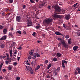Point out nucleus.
Returning a JSON list of instances; mask_svg holds the SVG:
<instances>
[{
  "label": "nucleus",
  "instance_id": "f257e3e1",
  "mask_svg": "<svg viewBox=\"0 0 80 80\" xmlns=\"http://www.w3.org/2000/svg\"><path fill=\"white\" fill-rule=\"evenodd\" d=\"M60 43L62 45L63 47L65 48H67L68 49V47H69V46L68 44H67L63 40H61L60 41Z\"/></svg>",
  "mask_w": 80,
  "mask_h": 80
},
{
  "label": "nucleus",
  "instance_id": "f03ea898",
  "mask_svg": "<svg viewBox=\"0 0 80 80\" xmlns=\"http://www.w3.org/2000/svg\"><path fill=\"white\" fill-rule=\"evenodd\" d=\"M52 22H53V19L52 18H47L45 19L44 21V22L48 25L50 24V23H52Z\"/></svg>",
  "mask_w": 80,
  "mask_h": 80
},
{
  "label": "nucleus",
  "instance_id": "7ed1b4c3",
  "mask_svg": "<svg viewBox=\"0 0 80 80\" xmlns=\"http://www.w3.org/2000/svg\"><path fill=\"white\" fill-rule=\"evenodd\" d=\"M54 9H55V10H56V11L57 12H61V9H60V7L58 5L54 6Z\"/></svg>",
  "mask_w": 80,
  "mask_h": 80
},
{
  "label": "nucleus",
  "instance_id": "20e7f679",
  "mask_svg": "<svg viewBox=\"0 0 80 80\" xmlns=\"http://www.w3.org/2000/svg\"><path fill=\"white\" fill-rule=\"evenodd\" d=\"M21 17L19 16H18L16 17V20L18 22H21Z\"/></svg>",
  "mask_w": 80,
  "mask_h": 80
},
{
  "label": "nucleus",
  "instance_id": "39448f33",
  "mask_svg": "<svg viewBox=\"0 0 80 80\" xmlns=\"http://www.w3.org/2000/svg\"><path fill=\"white\" fill-rule=\"evenodd\" d=\"M53 17L54 18H60L62 17V15L56 14H54Z\"/></svg>",
  "mask_w": 80,
  "mask_h": 80
},
{
  "label": "nucleus",
  "instance_id": "423d86ee",
  "mask_svg": "<svg viewBox=\"0 0 80 80\" xmlns=\"http://www.w3.org/2000/svg\"><path fill=\"white\" fill-rule=\"evenodd\" d=\"M28 22L27 23L28 25H27V27H31L32 26V22H30V20H28Z\"/></svg>",
  "mask_w": 80,
  "mask_h": 80
},
{
  "label": "nucleus",
  "instance_id": "0eeeda50",
  "mask_svg": "<svg viewBox=\"0 0 80 80\" xmlns=\"http://www.w3.org/2000/svg\"><path fill=\"white\" fill-rule=\"evenodd\" d=\"M26 68L28 70H29V71H32V68L28 66H26Z\"/></svg>",
  "mask_w": 80,
  "mask_h": 80
},
{
  "label": "nucleus",
  "instance_id": "6e6552de",
  "mask_svg": "<svg viewBox=\"0 0 80 80\" xmlns=\"http://www.w3.org/2000/svg\"><path fill=\"white\" fill-rule=\"evenodd\" d=\"M6 38H7V36H6V35H5L3 36L0 39V40H6Z\"/></svg>",
  "mask_w": 80,
  "mask_h": 80
},
{
  "label": "nucleus",
  "instance_id": "1a4fd4ad",
  "mask_svg": "<svg viewBox=\"0 0 80 80\" xmlns=\"http://www.w3.org/2000/svg\"><path fill=\"white\" fill-rule=\"evenodd\" d=\"M65 18L66 20H68L69 19H70V15L68 14L66 15L65 17Z\"/></svg>",
  "mask_w": 80,
  "mask_h": 80
},
{
  "label": "nucleus",
  "instance_id": "9d476101",
  "mask_svg": "<svg viewBox=\"0 0 80 80\" xmlns=\"http://www.w3.org/2000/svg\"><path fill=\"white\" fill-rule=\"evenodd\" d=\"M7 29H4L3 30V33L4 34H7Z\"/></svg>",
  "mask_w": 80,
  "mask_h": 80
},
{
  "label": "nucleus",
  "instance_id": "9b49d317",
  "mask_svg": "<svg viewBox=\"0 0 80 80\" xmlns=\"http://www.w3.org/2000/svg\"><path fill=\"white\" fill-rule=\"evenodd\" d=\"M6 13L5 12L3 11L2 10L0 14L1 15H2V16H4V15L5 16V14H6Z\"/></svg>",
  "mask_w": 80,
  "mask_h": 80
},
{
  "label": "nucleus",
  "instance_id": "f8f14e48",
  "mask_svg": "<svg viewBox=\"0 0 80 80\" xmlns=\"http://www.w3.org/2000/svg\"><path fill=\"white\" fill-rule=\"evenodd\" d=\"M45 4V2L40 4L39 6V8H41V7H43V6H44Z\"/></svg>",
  "mask_w": 80,
  "mask_h": 80
},
{
  "label": "nucleus",
  "instance_id": "ddd939ff",
  "mask_svg": "<svg viewBox=\"0 0 80 80\" xmlns=\"http://www.w3.org/2000/svg\"><path fill=\"white\" fill-rule=\"evenodd\" d=\"M8 9L7 8H4L3 10H2V11L5 12V13H6L7 12H8Z\"/></svg>",
  "mask_w": 80,
  "mask_h": 80
},
{
  "label": "nucleus",
  "instance_id": "4468645a",
  "mask_svg": "<svg viewBox=\"0 0 80 80\" xmlns=\"http://www.w3.org/2000/svg\"><path fill=\"white\" fill-rule=\"evenodd\" d=\"M55 34H56V35H61L62 36H63V34H61V33H60V32H55Z\"/></svg>",
  "mask_w": 80,
  "mask_h": 80
},
{
  "label": "nucleus",
  "instance_id": "2eb2a0df",
  "mask_svg": "<svg viewBox=\"0 0 80 80\" xmlns=\"http://www.w3.org/2000/svg\"><path fill=\"white\" fill-rule=\"evenodd\" d=\"M76 70L78 71L79 74H80V69L79 67H78L76 68Z\"/></svg>",
  "mask_w": 80,
  "mask_h": 80
},
{
  "label": "nucleus",
  "instance_id": "dca6fc26",
  "mask_svg": "<svg viewBox=\"0 0 80 80\" xmlns=\"http://www.w3.org/2000/svg\"><path fill=\"white\" fill-rule=\"evenodd\" d=\"M34 54L37 57H38V58L40 57V55H39V54L38 52L35 53H34Z\"/></svg>",
  "mask_w": 80,
  "mask_h": 80
},
{
  "label": "nucleus",
  "instance_id": "f3484780",
  "mask_svg": "<svg viewBox=\"0 0 80 80\" xmlns=\"http://www.w3.org/2000/svg\"><path fill=\"white\" fill-rule=\"evenodd\" d=\"M77 49H78V46H77L73 47V50L74 51H75Z\"/></svg>",
  "mask_w": 80,
  "mask_h": 80
},
{
  "label": "nucleus",
  "instance_id": "a211bd4d",
  "mask_svg": "<svg viewBox=\"0 0 80 80\" xmlns=\"http://www.w3.org/2000/svg\"><path fill=\"white\" fill-rule=\"evenodd\" d=\"M40 68V66L39 65H38L37 68L35 69V71H37V70H38Z\"/></svg>",
  "mask_w": 80,
  "mask_h": 80
},
{
  "label": "nucleus",
  "instance_id": "6ab92c4d",
  "mask_svg": "<svg viewBox=\"0 0 80 80\" xmlns=\"http://www.w3.org/2000/svg\"><path fill=\"white\" fill-rule=\"evenodd\" d=\"M40 23H38V25L36 27V28H37V29H38V28H40Z\"/></svg>",
  "mask_w": 80,
  "mask_h": 80
},
{
  "label": "nucleus",
  "instance_id": "aec40b11",
  "mask_svg": "<svg viewBox=\"0 0 80 80\" xmlns=\"http://www.w3.org/2000/svg\"><path fill=\"white\" fill-rule=\"evenodd\" d=\"M10 57H12V50H11L9 52Z\"/></svg>",
  "mask_w": 80,
  "mask_h": 80
},
{
  "label": "nucleus",
  "instance_id": "412c9836",
  "mask_svg": "<svg viewBox=\"0 0 80 80\" xmlns=\"http://www.w3.org/2000/svg\"><path fill=\"white\" fill-rule=\"evenodd\" d=\"M77 34L78 36L80 37V30H79L77 32Z\"/></svg>",
  "mask_w": 80,
  "mask_h": 80
},
{
  "label": "nucleus",
  "instance_id": "4be33fe9",
  "mask_svg": "<svg viewBox=\"0 0 80 80\" xmlns=\"http://www.w3.org/2000/svg\"><path fill=\"white\" fill-rule=\"evenodd\" d=\"M9 36H10V37H13V34L12 32H9L8 34Z\"/></svg>",
  "mask_w": 80,
  "mask_h": 80
},
{
  "label": "nucleus",
  "instance_id": "5701e85b",
  "mask_svg": "<svg viewBox=\"0 0 80 80\" xmlns=\"http://www.w3.org/2000/svg\"><path fill=\"white\" fill-rule=\"evenodd\" d=\"M74 75H78V74H79L78 73V72L77 71V70H75L74 71Z\"/></svg>",
  "mask_w": 80,
  "mask_h": 80
},
{
  "label": "nucleus",
  "instance_id": "b1692460",
  "mask_svg": "<svg viewBox=\"0 0 80 80\" xmlns=\"http://www.w3.org/2000/svg\"><path fill=\"white\" fill-rule=\"evenodd\" d=\"M62 67L63 68H65V64H64V63L63 62V61H62Z\"/></svg>",
  "mask_w": 80,
  "mask_h": 80
},
{
  "label": "nucleus",
  "instance_id": "393cba45",
  "mask_svg": "<svg viewBox=\"0 0 80 80\" xmlns=\"http://www.w3.org/2000/svg\"><path fill=\"white\" fill-rule=\"evenodd\" d=\"M5 47V45L3 44H2L1 46V48H3Z\"/></svg>",
  "mask_w": 80,
  "mask_h": 80
},
{
  "label": "nucleus",
  "instance_id": "a878e982",
  "mask_svg": "<svg viewBox=\"0 0 80 80\" xmlns=\"http://www.w3.org/2000/svg\"><path fill=\"white\" fill-rule=\"evenodd\" d=\"M57 55L58 57H60L61 56V54L59 52H58L57 53Z\"/></svg>",
  "mask_w": 80,
  "mask_h": 80
},
{
  "label": "nucleus",
  "instance_id": "bb28decb",
  "mask_svg": "<svg viewBox=\"0 0 80 80\" xmlns=\"http://www.w3.org/2000/svg\"><path fill=\"white\" fill-rule=\"evenodd\" d=\"M35 11H37V10H38V8L37 7H34V8Z\"/></svg>",
  "mask_w": 80,
  "mask_h": 80
},
{
  "label": "nucleus",
  "instance_id": "cd10ccee",
  "mask_svg": "<svg viewBox=\"0 0 80 80\" xmlns=\"http://www.w3.org/2000/svg\"><path fill=\"white\" fill-rule=\"evenodd\" d=\"M9 62H11V61H6L5 63L6 64H8L9 63Z\"/></svg>",
  "mask_w": 80,
  "mask_h": 80
},
{
  "label": "nucleus",
  "instance_id": "c85d7f7f",
  "mask_svg": "<svg viewBox=\"0 0 80 80\" xmlns=\"http://www.w3.org/2000/svg\"><path fill=\"white\" fill-rule=\"evenodd\" d=\"M51 67V64H49L47 67V69H49Z\"/></svg>",
  "mask_w": 80,
  "mask_h": 80
},
{
  "label": "nucleus",
  "instance_id": "c756f323",
  "mask_svg": "<svg viewBox=\"0 0 80 80\" xmlns=\"http://www.w3.org/2000/svg\"><path fill=\"white\" fill-rule=\"evenodd\" d=\"M3 26L0 25V30L3 29Z\"/></svg>",
  "mask_w": 80,
  "mask_h": 80
},
{
  "label": "nucleus",
  "instance_id": "7c9ffc66",
  "mask_svg": "<svg viewBox=\"0 0 80 80\" xmlns=\"http://www.w3.org/2000/svg\"><path fill=\"white\" fill-rule=\"evenodd\" d=\"M65 38L67 39L68 38H70V36L67 35L65 36Z\"/></svg>",
  "mask_w": 80,
  "mask_h": 80
},
{
  "label": "nucleus",
  "instance_id": "2f4dec72",
  "mask_svg": "<svg viewBox=\"0 0 80 80\" xmlns=\"http://www.w3.org/2000/svg\"><path fill=\"white\" fill-rule=\"evenodd\" d=\"M6 55L7 58H9L10 57V56H9V54H8V53H6Z\"/></svg>",
  "mask_w": 80,
  "mask_h": 80
},
{
  "label": "nucleus",
  "instance_id": "473e14b6",
  "mask_svg": "<svg viewBox=\"0 0 80 80\" xmlns=\"http://www.w3.org/2000/svg\"><path fill=\"white\" fill-rule=\"evenodd\" d=\"M60 70V67H58L57 68V72H59Z\"/></svg>",
  "mask_w": 80,
  "mask_h": 80
},
{
  "label": "nucleus",
  "instance_id": "72a5a7b5",
  "mask_svg": "<svg viewBox=\"0 0 80 80\" xmlns=\"http://www.w3.org/2000/svg\"><path fill=\"white\" fill-rule=\"evenodd\" d=\"M17 64V62H15L13 63V65H14V66H16Z\"/></svg>",
  "mask_w": 80,
  "mask_h": 80
},
{
  "label": "nucleus",
  "instance_id": "f704fd0d",
  "mask_svg": "<svg viewBox=\"0 0 80 80\" xmlns=\"http://www.w3.org/2000/svg\"><path fill=\"white\" fill-rule=\"evenodd\" d=\"M35 58H36V56L35 55H33L32 57V59H35Z\"/></svg>",
  "mask_w": 80,
  "mask_h": 80
},
{
  "label": "nucleus",
  "instance_id": "c9c22d12",
  "mask_svg": "<svg viewBox=\"0 0 80 80\" xmlns=\"http://www.w3.org/2000/svg\"><path fill=\"white\" fill-rule=\"evenodd\" d=\"M63 27L64 28H67V26H65V24H63Z\"/></svg>",
  "mask_w": 80,
  "mask_h": 80
},
{
  "label": "nucleus",
  "instance_id": "e433bc0d",
  "mask_svg": "<svg viewBox=\"0 0 80 80\" xmlns=\"http://www.w3.org/2000/svg\"><path fill=\"white\" fill-rule=\"evenodd\" d=\"M57 58H53V60L54 62H56V61H57Z\"/></svg>",
  "mask_w": 80,
  "mask_h": 80
},
{
  "label": "nucleus",
  "instance_id": "4c0bfd02",
  "mask_svg": "<svg viewBox=\"0 0 80 80\" xmlns=\"http://www.w3.org/2000/svg\"><path fill=\"white\" fill-rule=\"evenodd\" d=\"M12 69V68L11 66H9L8 67V69L9 70H11Z\"/></svg>",
  "mask_w": 80,
  "mask_h": 80
},
{
  "label": "nucleus",
  "instance_id": "58836bf2",
  "mask_svg": "<svg viewBox=\"0 0 80 80\" xmlns=\"http://www.w3.org/2000/svg\"><path fill=\"white\" fill-rule=\"evenodd\" d=\"M29 54L30 55H32L33 54V52H30Z\"/></svg>",
  "mask_w": 80,
  "mask_h": 80
},
{
  "label": "nucleus",
  "instance_id": "ea45409f",
  "mask_svg": "<svg viewBox=\"0 0 80 80\" xmlns=\"http://www.w3.org/2000/svg\"><path fill=\"white\" fill-rule=\"evenodd\" d=\"M20 78L19 77H18L16 78V80H20Z\"/></svg>",
  "mask_w": 80,
  "mask_h": 80
},
{
  "label": "nucleus",
  "instance_id": "a19ab883",
  "mask_svg": "<svg viewBox=\"0 0 80 80\" xmlns=\"http://www.w3.org/2000/svg\"><path fill=\"white\" fill-rule=\"evenodd\" d=\"M68 44L70 45V44L72 43V42L71 41H68Z\"/></svg>",
  "mask_w": 80,
  "mask_h": 80
},
{
  "label": "nucleus",
  "instance_id": "79ce46f5",
  "mask_svg": "<svg viewBox=\"0 0 80 80\" xmlns=\"http://www.w3.org/2000/svg\"><path fill=\"white\" fill-rule=\"evenodd\" d=\"M61 45L62 43H59V44H58V47H60L61 46Z\"/></svg>",
  "mask_w": 80,
  "mask_h": 80
},
{
  "label": "nucleus",
  "instance_id": "37998d69",
  "mask_svg": "<svg viewBox=\"0 0 80 80\" xmlns=\"http://www.w3.org/2000/svg\"><path fill=\"white\" fill-rule=\"evenodd\" d=\"M77 4H78V3H77L76 4H74L73 5V7H75L77 5Z\"/></svg>",
  "mask_w": 80,
  "mask_h": 80
},
{
  "label": "nucleus",
  "instance_id": "c03bdc74",
  "mask_svg": "<svg viewBox=\"0 0 80 80\" xmlns=\"http://www.w3.org/2000/svg\"><path fill=\"white\" fill-rule=\"evenodd\" d=\"M17 32L18 33H19V34H21L22 33L20 31H18Z\"/></svg>",
  "mask_w": 80,
  "mask_h": 80
},
{
  "label": "nucleus",
  "instance_id": "a18cd8bd",
  "mask_svg": "<svg viewBox=\"0 0 80 80\" xmlns=\"http://www.w3.org/2000/svg\"><path fill=\"white\" fill-rule=\"evenodd\" d=\"M26 8V6H25V5H24L22 6V8L23 9H24L25 8Z\"/></svg>",
  "mask_w": 80,
  "mask_h": 80
},
{
  "label": "nucleus",
  "instance_id": "49530a36",
  "mask_svg": "<svg viewBox=\"0 0 80 80\" xmlns=\"http://www.w3.org/2000/svg\"><path fill=\"white\" fill-rule=\"evenodd\" d=\"M63 63H67V61H65V60H63Z\"/></svg>",
  "mask_w": 80,
  "mask_h": 80
},
{
  "label": "nucleus",
  "instance_id": "de8ad7c7",
  "mask_svg": "<svg viewBox=\"0 0 80 80\" xmlns=\"http://www.w3.org/2000/svg\"><path fill=\"white\" fill-rule=\"evenodd\" d=\"M30 2L32 3H34V0H30Z\"/></svg>",
  "mask_w": 80,
  "mask_h": 80
},
{
  "label": "nucleus",
  "instance_id": "09e8293b",
  "mask_svg": "<svg viewBox=\"0 0 80 80\" xmlns=\"http://www.w3.org/2000/svg\"><path fill=\"white\" fill-rule=\"evenodd\" d=\"M36 34V33L35 32H34L33 34H32V35L33 36H35V34Z\"/></svg>",
  "mask_w": 80,
  "mask_h": 80
},
{
  "label": "nucleus",
  "instance_id": "8fccbe9b",
  "mask_svg": "<svg viewBox=\"0 0 80 80\" xmlns=\"http://www.w3.org/2000/svg\"><path fill=\"white\" fill-rule=\"evenodd\" d=\"M2 71L3 72H6V70L5 69H2Z\"/></svg>",
  "mask_w": 80,
  "mask_h": 80
},
{
  "label": "nucleus",
  "instance_id": "3c124183",
  "mask_svg": "<svg viewBox=\"0 0 80 80\" xmlns=\"http://www.w3.org/2000/svg\"><path fill=\"white\" fill-rule=\"evenodd\" d=\"M22 47L20 46L18 48V49L19 50H22Z\"/></svg>",
  "mask_w": 80,
  "mask_h": 80
},
{
  "label": "nucleus",
  "instance_id": "603ef678",
  "mask_svg": "<svg viewBox=\"0 0 80 80\" xmlns=\"http://www.w3.org/2000/svg\"><path fill=\"white\" fill-rule=\"evenodd\" d=\"M34 63H33V61H32V62H31V65H32V66H33L34 65Z\"/></svg>",
  "mask_w": 80,
  "mask_h": 80
},
{
  "label": "nucleus",
  "instance_id": "864d4df0",
  "mask_svg": "<svg viewBox=\"0 0 80 80\" xmlns=\"http://www.w3.org/2000/svg\"><path fill=\"white\" fill-rule=\"evenodd\" d=\"M47 78H50V76L49 75H48L46 77Z\"/></svg>",
  "mask_w": 80,
  "mask_h": 80
},
{
  "label": "nucleus",
  "instance_id": "5fc2aeb1",
  "mask_svg": "<svg viewBox=\"0 0 80 80\" xmlns=\"http://www.w3.org/2000/svg\"><path fill=\"white\" fill-rule=\"evenodd\" d=\"M45 63H48V60H46L45 61Z\"/></svg>",
  "mask_w": 80,
  "mask_h": 80
},
{
  "label": "nucleus",
  "instance_id": "6e6d98bb",
  "mask_svg": "<svg viewBox=\"0 0 80 80\" xmlns=\"http://www.w3.org/2000/svg\"><path fill=\"white\" fill-rule=\"evenodd\" d=\"M58 40H62V38H58Z\"/></svg>",
  "mask_w": 80,
  "mask_h": 80
},
{
  "label": "nucleus",
  "instance_id": "4d7b16f0",
  "mask_svg": "<svg viewBox=\"0 0 80 80\" xmlns=\"http://www.w3.org/2000/svg\"><path fill=\"white\" fill-rule=\"evenodd\" d=\"M9 1L10 3H12V2H13V0H9Z\"/></svg>",
  "mask_w": 80,
  "mask_h": 80
},
{
  "label": "nucleus",
  "instance_id": "13d9d810",
  "mask_svg": "<svg viewBox=\"0 0 80 80\" xmlns=\"http://www.w3.org/2000/svg\"><path fill=\"white\" fill-rule=\"evenodd\" d=\"M48 9H49V10H50V6H48Z\"/></svg>",
  "mask_w": 80,
  "mask_h": 80
},
{
  "label": "nucleus",
  "instance_id": "bf43d9fd",
  "mask_svg": "<svg viewBox=\"0 0 80 80\" xmlns=\"http://www.w3.org/2000/svg\"><path fill=\"white\" fill-rule=\"evenodd\" d=\"M0 79L3 80V77L2 76H0Z\"/></svg>",
  "mask_w": 80,
  "mask_h": 80
},
{
  "label": "nucleus",
  "instance_id": "052dcab7",
  "mask_svg": "<svg viewBox=\"0 0 80 80\" xmlns=\"http://www.w3.org/2000/svg\"><path fill=\"white\" fill-rule=\"evenodd\" d=\"M28 59H29V60H30L32 58H31V56H29L28 57Z\"/></svg>",
  "mask_w": 80,
  "mask_h": 80
},
{
  "label": "nucleus",
  "instance_id": "680f3d73",
  "mask_svg": "<svg viewBox=\"0 0 80 80\" xmlns=\"http://www.w3.org/2000/svg\"><path fill=\"white\" fill-rule=\"evenodd\" d=\"M42 36H43V37H44V38L45 37V34H42Z\"/></svg>",
  "mask_w": 80,
  "mask_h": 80
},
{
  "label": "nucleus",
  "instance_id": "e2e57ef3",
  "mask_svg": "<svg viewBox=\"0 0 80 80\" xmlns=\"http://www.w3.org/2000/svg\"><path fill=\"white\" fill-rule=\"evenodd\" d=\"M62 12H63L64 13L65 12V10H62Z\"/></svg>",
  "mask_w": 80,
  "mask_h": 80
},
{
  "label": "nucleus",
  "instance_id": "0e129e2a",
  "mask_svg": "<svg viewBox=\"0 0 80 80\" xmlns=\"http://www.w3.org/2000/svg\"><path fill=\"white\" fill-rule=\"evenodd\" d=\"M5 57H6V56H3L2 57V58H3V59H4V58H5Z\"/></svg>",
  "mask_w": 80,
  "mask_h": 80
},
{
  "label": "nucleus",
  "instance_id": "69168bd1",
  "mask_svg": "<svg viewBox=\"0 0 80 80\" xmlns=\"http://www.w3.org/2000/svg\"><path fill=\"white\" fill-rule=\"evenodd\" d=\"M18 61H19V60H20V57H18Z\"/></svg>",
  "mask_w": 80,
  "mask_h": 80
},
{
  "label": "nucleus",
  "instance_id": "338daca9",
  "mask_svg": "<svg viewBox=\"0 0 80 80\" xmlns=\"http://www.w3.org/2000/svg\"><path fill=\"white\" fill-rule=\"evenodd\" d=\"M6 79V80H8V78L7 77H5Z\"/></svg>",
  "mask_w": 80,
  "mask_h": 80
},
{
  "label": "nucleus",
  "instance_id": "774afa93",
  "mask_svg": "<svg viewBox=\"0 0 80 80\" xmlns=\"http://www.w3.org/2000/svg\"><path fill=\"white\" fill-rule=\"evenodd\" d=\"M65 77H66V78H68V76L67 75H65Z\"/></svg>",
  "mask_w": 80,
  "mask_h": 80
}]
</instances>
